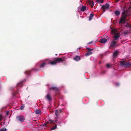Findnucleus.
<instances>
[{
  "instance_id": "13",
  "label": "nucleus",
  "mask_w": 131,
  "mask_h": 131,
  "mask_svg": "<svg viewBox=\"0 0 131 131\" xmlns=\"http://www.w3.org/2000/svg\"><path fill=\"white\" fill-rule=\"evenodd\" d=\"M50 89H52L56 91H57L58 90V88L56 87H51Z\"/></svg>"
},
{
  "instance_id": "14",
  "label": "nucleus",
  "mask_w": 131,
  "mask_h": 131,
  "mask_svg": "<svg viewBox=\"0 0 131 131\" xmlns=\"http://www.w3.org/2000/svg\"><path fill=\"white\" fill-rule=\"evenodd\" d=\"M35 112L36 114H39L41 113V111L40 110H36Z\"/></svg>"
},
{
  "instance_id": "7",
  "label": "nucleus",
  "mask_w": 131,
  "mask_h": 131,
  "mask_svg": "<svg viewBox=\"0 0 131 131\" xmlns=\"http://www.w3.org/2000/svg\"><path fill=\"white\" fill-rule=\"evenodd\" d=\"M107 41V39L105 38H102L101 39L100 41V42L102 43H105Z\"/></svg>"
},
{
  "instance_id": "28",
  "label": "nucleus",
  "mask_w": 131,
  "mask_h": 131,
  "mask_svg": "<svg viewBox=\"0 0 131 131\" xmlns=\"http://www.w3.org/2000/svg\"><path fill=\"white\" fill-rule=\"evenodd\" d=\"M87 49H88L89 51L90 52L92 50V49H91L90 48H87Z\"/></svg>"
},
{
  "instance_id": "21",
  "label": "nucleus",
  "mask_w": 131,
  "mask_h": 131,
  "mask_svg": "<svg viewBox=\"0 0 131 131\" xmlns=\"http://www.w3.org/2000/svg\"><path fill=\"white\" fill-rule=\"evenodd\" d=\"M57 127V125H56L54 127H53L51 129V130H54L55 129H56V128Z\"/></svg>"
},
{
  "instance_id": "23",
  "label": "nucleus",
  "mask_w": 131,
  "mask_h": 131,
  "mask_svg": "<svg viewBox=\"0 0 131 131\" xmlns=\"http://www.w3.org/2000/svg\"><path fill=\"white\" fill-rule=\"evenodd\" d=\"M46 64V63L45 62H43L41 64L40 66V67L41 68H43V66L44 65Z\"/></svg>"
},
{
  "instance_id": "9",
  "label": "nucleus",
  "mask_w": 131,
  "mask_h": 131,
  "mask_svg": "<svg viewBox=\"0 0 131 131\" xmlns=\"http://www.w3.org/2000/svg\"><path fill=\"white\" fill-rule=\"evenodd\" d=\"M118 54V52L117 51H115L113 53V57H116Z\"/></svg>"
},
{
  "instance_id": "29",
  "label": "nucleus",
  "mask_w": 131,
  "mask_h": 131,
  "mask_svg": "<svg viewBox=\"0 0 131 131\" xmlns=\"http://www.w3.org/2000/svg\"><path fill=\"white\" fill-rule=\"evenodd\" d=\"M49 121H50L51 124L53 122V121L51 119H49Z\"/></svg>"
},
{
  "instance_id": "39",
  "label": "nucleus",
  "mask_w": 131,
  "mask_h": 131,
  "mask_svg": "<svg viewBox=\"0 0 131 131\" xmlns=\"http://www.w3.org/2000/svg\"><path fill=\"white\" fill-rule=\"evenodd\" d=\"M130 64H131V65H131V63H130Z\"/></svg>"
},
{
  "instance_id": "17",
  "label": "nucleus",
  "mask_w": 131,
  "mask_h": 131,
  "mask_svg": "<svg viewBox=\"0 0 131 131\" xmlns=\"http://www.w3.org/2000/svg\"><path fill=\"white\" fill-rule=\"evenodd\" d=\"M92 54V53L90 52H87L85 54V55L86 56H88Z\"/></svg>"
},
{
  "instance_id": "6",
  "label": "nucleus",
  "mask_w": 131,
  "mask_h": 131,
  "mask_svg": "<svg viewBox=\"0 0 131 131\" xmlns=\"http://www.w3.org/2000/svg\"><path fill=\"white\" fill-rule=\"evenodd\" d=\"M54 61L57 63H60L62 62L63 61L62 59L60 58H56L54 60Z\"/></svg>"
},
{
  "instance_id": "38",
  "label": "nucleus",
  "mask_w": 131,
  "mask_h": 131,
  "mask_svg": "<svg viewBox=\"0 0 131 131\" xmlns=\"http://www.w3.org/2000/svg\"><path fill=\"white\" fill-rule=\"evenodd\" d=\"M57 55V54H56V55Z\"/></svg>"
},
{
  "instance_id": "1",
  "label": "nucleus",
  "mask_w": 131,
  "mask_h": 131,
  "mask_svg": "<svg viewBox=\"0 0 131 131\" xmlns=\"http://www.w3.org/2000/svg\"><path fill=\"white\" fill-rule=\"evenodd\" d=\"M111 34H112L114 35V39L112 41L110 45V46L114 47L115 45L116 42L115 40H117L120 36L119 32L116 29H113L111 30Z\"/></svg>"
},
{
  "instance_id": "2",
  "label": "nucleus",
  "mask_w": 131,
  "mask_h": 131,
  "mask_svg": "<svg viewBox=\"0 0 131 131\" xmlns=\"http://www.w3.org/2000/svg\"><path fill=\"white\" fill-rule=\"evenodd\" d=\"M129 10L125 11L124 10L122 13V16L121 18L119 21V23L121 24H124L125 23L126 21V19L127 16L129 15Z\"/></svg>"
},
{
  "instance_id": "25",
  "label": "nucleus",
  "mask_w": 131,
  "mask_h": 131,
  "mask_svg": "<svg viewBox=\"0 0 131 131\" xmlns=\"http://www.w3.org/2000/svg\"><path fill=\"white\" fill-rule=\"evenodd\" d=\"M7 129L6 128L2 129H0V131H6Z\"/></svg>"
},
{
  "instance_id": "24",
  "label": "nucleus",
  "mask_w": 131,
  "mask_h": 131,
  "mask_svg": "<svg viewBox=\"0 0 131 131\" xmlns=\"http://www.w3.org/2000/svg\"><path fill=\"white\" fill-rule=\"evenodd\" d=\"M49 123V122H46L45 123H44L43 125V126H47V124Z\"/></svg>"
},
{
  "instance_id": "35",
  "label": "nucleus",
  "mask_w": 131,
  "mask_h": 131,
  "mask_svg": "<svg viewBox=\"0 0 131 131\" xmlns=\"http://www.w3.org/2000/svg\"><path fill=\"white\" fill-rule=\"evenodd\" d=\"M9 113V112L8 111L6 112V114L7 115H8Z\"/></svg>"
},
{
  "instance_id": "30",
  "label": "nucleus",
  "mask_w": 131,
  "mask_h": 131,
  "mask_svg": "<svg viewBox=\"0 0 131 131\" xmlns=\"http://www.w3.org/2000/svg\"><path fill=\"white\" fill-rule=\"evenodd\" d=\"M58 121V120L57 119V118H56V119L55 120V122L56 123H57Z\"/></svg>"
},
{
  "instance_id": "11",
  "label": "nucleus",
  "mask_w": 131,
  "mask_h": 131,
  "mask_svg": "<svg viewBox=\"0 0 131 131\" xmlns=\"http://www.w3.org/2000/svg\"><path fill=\"white\" fill-rule=\"evenodd\" d=\"M45 98H47L48 100L50 101L51 100V99L50 98V95L49 94H47V95L45 97Z\"/></svg>"
},
{
  "instance_id": "10",
  "label": "nucleus",
  "mask_w": 131,
  "mask_h": 131,
  "mask_svg": "<svg viewBox=\"0 0 131 131\" xmlns=\"http://www.w3.org/2000/svg\"><path fill=\"white\" fill-rule=\"evenodd\" d=\"M86 9V7L85 6H82L81 8V10L82 11H84Z\"/></svg>"
},
{
  "instance_id": "36",
  "label": "nucleus",
  "mask_w": 131,
  "mask_h": 131,
  "mask_svg": "<svg viewBox=\"0 0 131 131\" xmlns=\"http://www.w3.org/2000/svg\"><path fill=\"white\" fill-rule=\"evenodd\" d=\"M91 3H92V4H93V5H94L93 3L92 2H90Z\"/></svg>"
},
{
  "instance_id": "27",
  "label": "nucleus",
  "mask_w": 131,
  "mask_h": 131,
  "mask_svg": "<svg viewBox=\"0 0 131 131\" xmlns=\"http://www.w3.org/2000/svg\"><path fill=\"white\" fill-rule=\"evenodd\" d=\"M93 42V41H91L89 42H88L87 43V45H90Z\"/></svg>"
},
{
  "instance_id": "18",
  "label": "nucleus",
  "mask_w": 131,
  "mask_h": 131,
  "mask_svg": "<svg viewBox=\"0 0 131 131\" xmlns=\"http://www.w3.org/2000/svg\"><path fill=\"white\" fill-rule=\"evenodd\" d=\"M115 14L116 15H117H117H118L120 14V12L119 11H115Z\"/></svg>"
},
{
  "instance_id": "5",
  "label": "nucleus",
  "mask_w": 131,
  "mask_h": 131,
  "mask_svg": "<svg viewBox=\"0 0 131 131\" xmlns=\"http://www.w3.org/2000/svg\"><path fill=\"white\" fill-rule=\"evenodd\" d=\"M16 118L18 120L20 121L21 122H23L25 120L24 117L23 116H17Z\"/></svg>"
},
{
  "instance_id": "8",
  "label": "nucleus",
  "mask_w": 131,
  "mask_h": 131,
  "mask_svg": "<svg viewBox=\"0 0 131 131\" xmlns=\"http://www.w3.org/2000/svg\"><path fill=\"white\" fill-rule=\"evenodd\" d=\"M74 59L77 61H78L80 60V58L79 56H77L74 58Z\"/></svg>"
},
{
  "instance_id": "4",
  "label": "nucleus",
  "mask_w": 131,
  "mask_h": 131,
  "mask_svg": "<svg viewBox=\"0 0 131 131\" xmlns=\"http://www.w3.org/2000/svg\"><path fill=\"white\" fill-rule=\"evenodd\" d=\"M109 7V5L108 4H106L105 5L102 6V8L103 9L104 12Z\"/></svg>"
},
{
  "instance_id": "3",
  "label": "nucleus",
  "mask_w": 131,
  "mask_h": 131,
  "mask_svg": "<svg viewBox=\"0 0 131 131\" xmlns=\"http://www.w3.org/2000/svg\"><path fill=\"white\" fill-rule=\"evenodd\" d=\"M120 64L121 66L125 68L129 67L130 66V63L127 62L125 63L124 61H121L120 62Z\"/></svg>"
},
{
  "instance_id": "37",
  "label": "nucleus",
  "mask_w": 131,
  "mask_h": 131,
  "mask_svg": "<svg viewBox=\"0 0 131 131\" xmlns=\"http://www.w3.org/2000/svg\"><path fill=\"white\" fill-rule=\"evenodd\" d=\"M119 0H116V2H118V1H119Z\"/></svg>"
},
{
  "instance_id": "33",
  "label": "nucleus",
  "mask_w": 131,
  "mask_h": 131,
  "mask_svg": "<svg viewBox=\"0 0 131 131\" xmlns=\"http://www.w3.org/2000/svg\"><path fill=\"white\" fill-rule=\"evenodd\" d=\"M119 84L118 83H117L115 85L116 86H118L119 85Z\"/></svg>"
},
{
  "instance_id": "34",
  "label": "nucleus",
  "mask_w": 131,
  "mask_h": 131,
  "mask_svg": "<svg viewBox=\"0 0 131 131\" xmlns=\"http://www.w3.org/2000/svg\"><path fill=\"white\" fill-rule=\"evenodd\" d=\"M24 106H21L20 107V109L21 110H23V108H24Z\"/></svg>"
},
{
  "instance_id": "32",
  "label": "nucleus",
  "mask_w": 131,
  "mask_h": 131,
  "mask_svg": "<svg viewBox=\"0 0 131 131\" xmlns=\"http://www.w3.org/2000/svg\"><path fill=\"white\" fill-rule=\"evenodd\" d=\"M61 122V121H60V122H58V123L59 124V125L60 126H61V123H60Z\"/></svg>"
},
{
  "instance_id": "22",
  "label": "nucleus",
  "mask_w": 131,
  "mask_h": 131,
  "mask_svg": "<svg viewBox=\"0 0 131 131\" xmlns=\"http://www.w3.org/2000/svg\"><path fill=\"white\" fill-rule=\"evenodd\" d=\"M106 66L107 68H109L111 67V65L110 64L108 63L106 64Z\"/></svg>"
},
{
  "instance_id": "19",
  "label": "nucleus",
  "mask_w": 131,
  "mask_h": 131,
  "mask_svg": "<svg viewBox=\"0 0 131 131\" xmlns=\"http://www.w3.org/2000/svg\"><path fill=\"white\" fill-rule=\"evenodd\" d=\"M59 111L57 110H56V111L55 112V115L56 116L58 117V116L59 115Z\"/></svg>"
},
{
  "instance_id": "31",
  "label": "nucleus",
  "mask_w": 131,
  "mask_h": 131,
  "mask_svg": "<svg viewBox=\"0 0 131 131\" xmlns=\"http://www.w3.org/2000/svg\"><path fill=\"white\" fill-rule=\"evenodd\" d=\"M2 119V115L1 114H0V120Z\"/></svg>"
},
{
  "instance_id": "16",
  "label": "nucleus",
  "mask_w": 131,
  "mask_h": 131,
  "mask_svg": "<svg viewBox=\"0 0 131 131\" xmlns=\"http://www.w3.org/2000/svg\"><path fill=\"white\" fill-rule=\"evenodd\" d=\"M17 85L19 87L22 86L23 85L22 81H20L19 83H18L17 84Z\"/></svg>"
},
{
  "instance_id": "12",
  "label": "nucleus",
  "mask_w": 131,
  "mask_h": 131,
  "mask_svg": "<svg viewBox=\"0 0 131 131\" xmlns=\"http://www.w3.org/2000/svg\"><path fill=\"white\" fill-rule=\"evenodd\" d=\"M50 64L52 65H54L56 64V63L54 61V60L53 61H51L49 63Z\"/></svg>"
},
{
  "instance_id": "20",
  "label": "nucleus",
  "mask_w": 131,
  "mask_h": 131,
  "mask_svg": "<svg viewBox=\"0 0 131 131\" xmlns=\"http://www.w3.org/2000/svg\"><path fill=\"white\" fill-rule=\"evenodd\" d=\"M25 73L27 75H29L30 74V72L29 71H25Z\"/></svg>"
},
{
  "instance_id": "26",
  "label": "nucleus",
  "mask_w": 131,
  "mask_h": 131,
  "mask_svg": "<svg viewBox=\"0 0 131 131\" xmlns=\"http://www.w3.org/2000/svg\"><path fill=\"white\" fill-rule=\"evenodd\" d=\"M98 2L101 3H103L104 1L103 0H99L98 1Z\"/></svg>"
},
{
  "instance_id": "15",
  "label": "nucleus",
  "mask_w": 131,
  "mask_h": 131,
  "mask_svg": "<svg viewBox=\"0 0 131 131\" xmlns=\"http://www.w3.org/2000/svg\"><path fill=\"white\" fill-rule=\"evenodd\" d=\"M93 15L92 14H91L89 16V20H91L92 19V18L93 17Z\"/></svg>"
}]
</instances>
